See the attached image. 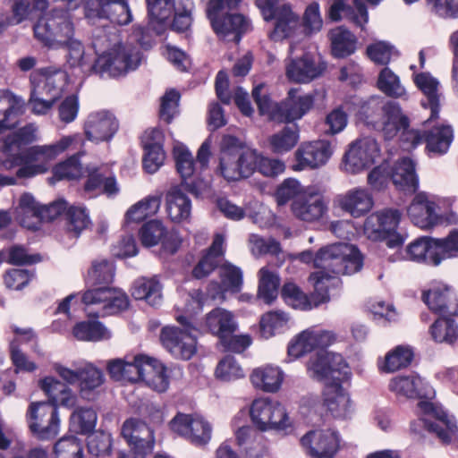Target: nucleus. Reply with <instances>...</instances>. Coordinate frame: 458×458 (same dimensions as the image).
<instances>
[{
  "label": "nucleus",
  "instance_id": "f257e3e1",
  "mask_svg": "<svg viewBox=\"0 0 458 458\" xmlns=\"http://www.w3.org/2000/svg\"><path fill=\"white\" fill-rule=\"evenodd\" d=\"M389 389L397 396L421 399L418 403L420 419L411 423V430L421 434V428L435 433L444 444L457 439L458 427L453 416L428 399L435 395L434 390L417 375L397 376L389 382Z\"/></svg>",
  "mask_w": 458,
  "mask_h": 458
},
{
  "label": "nucleus",
  "instance_id": "f03ea898",
  "mask_svg": "<svg viewBox=\"0 0 458 458\" xmlns=\"http://www.w3.org/2000/svg\"><path fill=\"white\" fill-rule=\"evenodd\" d=\"M35 38L50 49L66 48V64L82 74L95 72L94 64L85 55L81 42L75 38L72 15L64 7L43 13L33 25Z\"/></svg>",
  "mask_w": 458,
  "mask_h": 458
},
{
  "label": "nucleus",
  "instance_id": "7ed1b4c3",
  "mask_svg": "<svg viewBox=\"0 0 458 458\" xmlns=\"http://www.w3.org/2000/svg\"><path fill=\"white\" fill-rule=\"evenodd\" d=\"M92 47L98 58L95 72L100 76L118 77L138 68L140 51L131 45L123 44L115 29L98 28L92 34Z\"/></svg>",
  "mask_w": 458,
  "mask_h": 458
},
{
  "label": "nucleus",
  "instance_id": "20e7f679",
  "mask_svg": "<svg viewBox=\"0 0 458 458\" xmlns=\"http://www.w3.org/2000/svg\"><path fill=\"white\" fill-rule=\"evenodd\" d=\"M78 140L77 135L62 137L58 141L48 145H35L21 153L11 155L2 161L4 170H16L20 179L34 177L48 171L51 162L67 150Z\"/></svg>",
  "mask_w": 458,
  "mask_h": 458
},
{
  "label": "nucleus",
  "instance_id": "39448f33",
  "mask_svg": "<svg viewBox=\"0 0 458 458\" xmlns=\"http://www.w3.org/2000/svg\"><path fill=\"white\" fill-rule=\"evenodd\" d=\"M300 259L304 263L311 260L314 266L326 274L338 276L339 275H352L362 267V257L359 250L353 245L336 243L320 249L313 259L312 253L304 251L300 254Z\"/></svg>",
  "mask_w": 458,
  "mask_h": 458
},
{
  "label": "nucleus",
  "instance_id": "423d86ee",
  "mask_svg": "<svg viewBox=\"0 0 458 458\" xmlns=\"http://www.w3.org/2000/svg\"><path fill=\"white\" fill-rule=\"evenodd\" d=\"M309 279L314 287L310 298L293 283H287L283 286L282 296L294 309L310 310L329 301V291L340 287L342 284L339 276L326 274L324 271L312 273Z\"/></svg>",
  "mask_w": 458,
  "mask_h": 458
},
{
  "label": "nucleus",
  "instance_id": "0eeeda50",
  "mask_svg": "<svg viewBox=\"0 0 458 458\" xmlns=\"http://www.w3.org/2000/svg\"><path fill=\"white\" fill-rule=\"evenodd\" d=\"M266 21H273L268 38L280 42L293 37L300 29V17L285 0H256Z\"/></svg>",
  "mask_w": 458,
  "mask_h": 458
},
{
  "label": "nucleus",
  "instance_id": "6e6552de",
  "mask_svg": "<svg viewBox=\"0 0 458 458\" xmlns=\"http://www.w3.org/2000/svg\"><path fill=\"white\" fill-rule=\"evenodd\" d=\"M241 0H208L207 13L215 32L221 38L233 35V40L238 43L241 36L249 27L245 17L240 13L221 15L225 8L237 7Z\"/></svg>",
  "mask_w": 458,
  "mask_h": 458
},
{
  "label": "nucleus",
  "instance_id": "1a4fd4ad",
  "mask_svg": "<svg viewBox=\"0 0 458 458\" xmlns=\"http://www.w3.org/2000/svg\"><path fill=\"white\" fill-rule=\"evenodd\" d=\"M309 376L326 386L337 381H349L352 371L339 353L320 350L310 356L307 363Z\"/></svg>",
  "mask_w": 458,
  "mask_h": 458
},
{
  "label": "nucleus",
  "instance_id": "9d476101",
  "mask_svg": "<svg viewBox=\"0 0 458 458\" xmlns=\"http://www.w3.org/2000/svg\"><path fill=\"white\" fill-rule=\"evenodd\" d=\"M55 370L66 383L70 385L77 383L80 396L88 401L97 397L99 388L105 383L103 371L92 363H85L75 369L56 364Z\"/></svg>",
  "mask_w": 458,
  "mask_h": 458
},
{
  "label": "nucleus",
  "instance_id": "9b49d317",
  "mask_svg": "<svg viewBox=\"0 0 458 458\" xmlns=\"http://www.w3.org/2000/svg\"><path fill=\"white\" fill-rule=\"evenodd\" d=\"M401 218L397 209H384L371 214L364 223V233L371 241H386V245L394 248L403 243V238L396 233Z\"/></svg>",
  "mask_w": 458,
  "mask_h": 458
},
{
  "label": "nucleus",
  "instance_id": "f8f14e48",
  "mask_svg": "<svg viewBox=\"0 0 458 458\" xmlns=\"http://www.w3.org/2000/svg\"><path fill=\"white\" fill-rule=\"evenodd\" d=\"M177 321L184 326V329L165 327L160 339L165 348L175 358L190 360L196 352L195 330L190 319L185 316H178Z\"/></svg>",
  "mask_w": 458,
  "mask_h": 458
},
{
  "label": "nucleus",
  "instance_id": "ddd939ff",
  "mask_svg": "<svg viewBox=\"0 0 458 458\" xmlns=\"http://www.w3.org/2000/svg\"><path fill=\"white\" fill-rule=\"evenodd\" d=\"M250 418L260 431L284 429L291 426L285 408L277 401L269 398H259L252 402Z\"/></svg>",
  "mask_w": 458,
  "mask_h": 458
},
{
  "label": "nucleus",
  "instance_id": "4468645a",
  "mask_svg": "<svg viewBox=\"0 0 458 458\" xmlns=\"http://www.w3.org/2000/svg\"><path fill=\"white\" fill-rule=\"evenodd\" d=\"M169 427L195 446H205L211 440L212 425L199 414L178 412L169 422Z\"/></svg>",
  "mask_w": 458,
  "mask_h": 458
},
{
  "label": "nucleus",
  "instance_id": "2eb2a0df",
  "mask_svg": "<svg viewBox=\"0 0 458 458\" xmlns=\"http://www.w3.org/2000/svg\"><path fill=\"white\" fill-rule=\"evenodd\" d=\"M437 205L428 199L425 192L417 193L407 208V215L411 222L420 228L430 229L437 225H455L458 216L454 212L446 215H438Z\"/></svg>",
  "mask_w": 458,
  "mask_h": 458
},
{
  "label": "nucleus",
  "instance_id": "dca6fc26",
  "mask_svg": "<svg viewBox=\"0 0 458 458\" xmlns=\"http://www.w3.org/2000/svg\"><path fill=\"white\" fill-rule=\"evenodd\" d=\"M122 435L131 448V454L120 453L118 458H146L155 445L154 430L137 419L127 420L122 428Z\"/></svg>",
  "mask_w": 458,
  "mask_h": 458
},
{
  "label": "nucleus",
  "instance_id": "f3484780",
  "mask_svg": "<svg viewBox=\"0 0 458 458\" xmlns=\"http://www.w3.org/2000/svg\"><path fill=\"white\" fill-rule=\"evenodd\" d=\"M335 144L327 140L303 142L294 153V171L317 169L325 165L335 151Z\"/></svg>",
  "mask_w": 458,
  "mask_h": 458
},
{
  "label": "nucleus",
  "instance_id": "a211bd4d",
  "mask_svg": "<svg viewBox=\"0 0 458 458\" xmlns=\"http://www.w3.org/2000/svg\"><path fill=\"white\" fill-rule=\"evenodd\" d=\"M379 152L378 144L374 138L356 140L349 145L344 156V170L350 174H358L367 169L375 163Z\"/></svg>",
  "mask_w": 458,
  "mask_h": 458
},
{
  "label": "nucleus",
  "instance_id": "6ab92c4d",
  "mask_svg": "<svg viewBox=\"0 0 458 458\" xmlns=\"http://www.w3.org/2000/svg\"><path fill=\"white\" fill-rule=\"evenodd\" d=\"M295 45L289 47V56L285 59L286 77L294 82L308 83L319 77L326 70L324 63L318 61L311 54L304 53L301 57L293 56Z\"/></svg>",
  "mask_w": 458,
  "mask_h": 458
},
{
  "label": "nucleus",
  "instance_id": "aec40b11",
  "mask_svg": "<svg viewBox=\"0 0 458 458\" xmlns=\"http://www.w3.org/2000/svg\"><path fill=\"white\" fill-rule=\"evenodd\" d=\"M85 17L89 21L107 19L118 25H127L132 15L125 0H87L84 5Z\"/></svg>",
  "mask_w": 458,
  "mask_h": 458
},
{
  "label": "nucleus",
  "instance_id": "412c9836",
  "mask_svg": "<svg viewBox=\"0 0 458 458\" xmlns=\"http://www.w3.org/2000/svg\"><path fill=\"white\" fill-rule=\"evenodd\" d=\"M139 238L144 247L150 248L162 243L163 248L174 254L180 246V240L174 233H169L164 223L153 219L143 224L139 230Z\"/></svg>",
  "mask_w": 458,
  "mask_h": 458
},
{
  "label": "nucleus",
  "instance_id": "4be33fe9",
  "mask_svg": "<svg viewBox=\"0 0 458 458\" xmlns=\"http://www.w3.org/2000/svg\"><path fill=\"white\" fill-rule=\"evenodd\" d=\"M294 217L304 222H315L327 212V203L322 195L308 188L302 196L291 203Z\"/></svg>",
  "mask_w": 458,
  "mask_h": 458
},
{
  "label": "nucleus",
  "instance_id": "5701e85b",
  "mask_svg": "<svg viewBox=\"0 0 458 458\" xmlns=\"http://www.w3.org/2000/svg\"><path fill=\"white\" fill-rule=\"evenodd\" d=\"M29 415L34 420L30 428L38 432L42 438H48L57 435L59 430V418L56 405L47 403H32L30 406Z\"/></svg>",
  "mask_w": 458,
  "mask_h": 458
},
{
  "label": "nucleus",
  "instance_id": "b1692460",
  "mask_svg": "<svg viewBox=\"0 0 458 458\" xmlns=\"http://www.w3.org/2000/svg\"><path fill=\"white\" fill-rule=\"evenodd\" d=\"M301 441L312 458H333L339 447L338 435L330 429L310 431Z\"/></svg>",
  "mask_w": 458,
  "mask_h": 458
},
{
  "label": "nucleus",
  "instance_id": "393cba45",
  "mask_svg": "<svg viewBox=\"0 0 458 458\" xmlns=\"http://www.w3.org/2000/svg\"><path fill=\"white\" fill-rule=\"evenodd\" d=\"M221 282L212 281L208 284L207 293L212 300H225V293H237L241 291L243 279L242 270L229 263L219 267Z\"/></svg>",
  "mask_w": 458,
  "mask_h": 458
},
{
  "label": "nucleus",
  "instance_id": "a878e982",
  "mask_svg": "<svg viewBox=\"0 0 458 458\" xmlns=\"http://www.w3.org/2000/svg\"><path fill=\"white\" fill-rule=\"evenodd\" d=\"M118 129V122L113 114L98 111L89 114L84 131L86 137L95 142L109 140Z\"/></svg>",
  "mask_w": 458,
  "mask_h": 458
},
{
  "label": "nucleus",
  "instance_id": "bb28decb",
  "mask_svg": "<svg viewBox=\"0 0 458 458\" xmlns=\"http://www.w3.org/2000/svg\"><path fill=\"white\" fill-rule=\"evenodd\" d=\"M342 381L327 384L323 392V403L330 414L337 419H346L353 411L348 392L341 386Z\"/></svg>",
  "mask_w": 458,
  "mask_h": 458
},
{
  "label": "nucleus",
  "instance_id": "cd10ccee",
  "mask_svg": "<svg viewBox=\"0 0 458 458\" xmlns=\"http://www.w3.org/2000/svg\"><path fill=\"white\" fill-rule=\"evenodd\" d=\"M403 135L405 140H411L412 147L421 143L425 138L428 149L438 154L446 152L453 140V131L450 126L434 127L425 135H421L417 131H403Z\"/></svg>",
  "mask_w": 458,
  "mask_h": 458
},
{
  "label": "nucleus",
  "instance_id": "c85d7f7f",
  "mask_svg": "<svg viewBox=\"0 0 458 458\" xmlns=\"http://www.w3.org/2000/svg\"><path fill=\"white\" fill-rule=\"evenodd\" d=\"M338 203L343 210L357 218L371 210L374 200L369 190L356 187L341 195L338 198Z\"/></svg>",
  "mask_w": 458,
  "mask_h": 458
},
{
  "label": "nucleus",
  "instance_id": "c756f323",
  "mask_svg": "<svg viewBox=\"0 0 458 458\" xmlns=\"http://www.w3.org/2000/svg\"><path fill=\"white\" fill-rule=\"evenodd\" d=\"M313 104L312 95H300L298 89H291L285 100L281 103V119L279 121L299 120L312 107Z\"/></svg>",
  "mask_w": 458,
  "mask_h": 458
},
{
  "label": "nucleus",
  "instance_id": "7c9ffc66",
  "mask_svg": "<svg viewBox=\"0 0 458 458\" xmlns=\"http://www.w3.org/2000/svg\"><path fill=\"white\" fill-rule=\"evenodd\" d=\"M423 300L428 308L442 316L454 315L458 311V302L446 286H437L423 294Z\"/></svg>",
  "mask_w": 458,
  "mask_h": 458
},
{
  "label": "nucleus",
  "instance_id": "2f4dec72",
  "mask_svg": "<svg viewBox=\"0 0 458 458\" xmlns=\"http://www.w3.org/2000/svg\"><path fill=\"white\" fill-rule=\"evenodd\" d=\"M165 209L173 222L187 221L191 213V201L180 187L174 186L166 192Z\"/></svg>",
  "mask_w": 458,
  "mask_h": 458
},
{
  "label": "nucleus",
  "instance_id": "473e14b6",
  "mask_svg": "<svg viewBox=\"0 0 458 458\" xmlns=\"http://www.w3.org/2000/svg\"><path fill=\"white\" fill-rule=\"evenodd\" d=\"M390 177L399 191L411 194L418 188L419 182L415 174V165L408 157H403L394 164Z\"/></svg>",
  "mask_w": 458,
  "mask_h": 458
},
{
  "label": "nucleus",
  "instance_id": "72a5a7b5",
  "mask_svg": "<svg viewBox=\"0 0 458 458\" xmlns=\"http://www.w3.org/2000/svg\"><path fill=\"white\" fill-rule=\"evenodd\" d=\"M24 101L8 89H0V131L11 129L22 113Z\"/></svg>",
  "mask_w": 458,
  "mask_h": 458
},
{
  "label": "nucleus",
  "instance_id": "f704fd0d",
  "mask_svg": "<svg viewBox=\"0 0 458 458\" xmlns=\"http://www.w3.org/2000/svg\"><path fill=\"white\" fill-rule=\"evenodd\" d=\"M41 205L30 193H23L16 208V220L30 230H38L42 223Z\"/></svg>",
  "mask_w": 458,
  "mask_h": 458
},
{
  "label": "nucleus",
  "instance_id": "c9c22d12",
  "mask_svg": "<svg viewBox=\"0 0 458 458\" xmlns=\"http://www.w3.org/2000/svg\"><path fill=\"white\" fill-rule=\"evenodd\" d=\"M225 237L216 234L213 242L207 253L199 259L192 270V276L196 279H202L209 276L217 267L224 255Z\"/></svg>",
  "mask_w": 458,
  "mask_h": 458
},
{
  "label": "nucleus",
  "instance_id": "e433bc0d",
  "mask_svg": "<svg viewBox=\"0 0 458 458\" xmlns=\"http://www.w3.org/2000/svg\"><path fill=\"white\" fill-rule=\"evenodd\" d=\"M250 377L255 388L267 393H276L281 387L284 373L278 367L267 365L255 369Z\"/></svg>",
  "mask_w": 458,
  "mask_h": 458
},
{
  "label": "nucleus",
  "instance_id": "4c0bfd02",
  "mask_svg": "<svg viewBox=\"0 0 458 458\" xmlns=\"http://www.w3.org/2000/svg\"><path fill=\"white\" fill-rule=\"evenodd\" d=\"M437 244L435 239L422 237L411 242L406 249V258L418 262L437 266L440 258L437 251Z\"/></svg>",
  "mask_w": 458,
  "mask_h": 458
},
{
  "label": "nucleus",
  "instance_id": "58836bf2",
  "mask_svg": "<svg viewBox=\"0 0 458 458\" xmlns=\"http://www.w3.org/2000/svg\"><path fill=\"white\" fill-rule=\"evenodd\" d=\"M383 119L380 129L386 140L393 139L397 132L408 127V119L402 112L396 102L389 101L383 107Z\"/></svg>",
  "mask_w": 458,
  "mask_h": 458
},
{
  "label": "nucleus",
  "instance_id": "ea45409f",
  "mask_svg": "<svg viewBox=\"0 0 458 458\" xmlns=\"http://www.w3.org/2000/svg\"><path fill=\"white\" fill-rule=\"evenodd\" d=\"M42 390L48 395L54 405L73 407L76 403V395L72 389L61 381L47 377L40 382Z\"/></svg>",
  "mask_w": 458,
  "mask_h": 458
},
{
  "label": "nucleus",
  "instance_id": "a19ab883",
  "mask_svg": "<svg viewBox=\"0 0 458 458\" xmlns=\"http://www.w3.org/2000/svg\"><path fill=\"white\" fill-rule=\"evenodd\" d=\"M206 326L219 339H226V336L234 333L237 327L233 314L221 308H216L207 315Z\"/></svg>",
  "mask_w": 458,
  "mask_h": 458
},
{
  "label": "nucleus",
  "instance_id": "79ce46f5",
  "mask_svg": "<svg viewBox=\"0 0 458 458\" xmlns=\"http://www.w3.org/2000/svg\"><path fill=\"white\" fill-rule=\"evenodd\" d=\"M300 140L296 126H284L267 138V148L276 155H284L295 148Z\"/></svg>",
  "mask_w": 458,
  "mask_h": 458
},
{
  "label": "nucleus",
  "instance_id": "37998d69",
  "mask_svg": "<svg viewBox=\"0 0 458 458\" xmlns=\"http://www.w3.org/2000/svg\"><path fill=\"white\" fill-rule=\"evenodd\" d=\"M343 16L361 29L369 21L368 11L364 4L356 3L355 9H352L341 1H335L328 9L329 19L338 21Z\"/></svg>",
  "mask_w": 458,
  "mask_h": 458
},
{
  "label": "nucleus",
  "instance_id": "c03bdc74",
  "mask_svg": "<svg viewBox=\"0 0 458 458\" xmlns=\"http://www.w3.org/2000/svg\"><path fill=\"white\" fill-rule=\"evenodd\" d=\"M65 81V73L57 71L53 74L44 77L38 83H35L34 81L31 80V91L35 92L37 96L40 95L55 102L62 96Z\"/></svg>",
  "mask_w": 458,
  "mask_h": 458
},
{
  "label": "nucleus",
  "instance_id": "a18cd8bd",
  "mask_svg": "<svg viewBox=\"0 0 458 458\" xmlns=\"http://www.w3.org/2000/svg\"><path fill=\"white\" fill-rule=\"evenodd\" d=\"M414 82L427 98V102H423L422 105L425 107L430 108V118H437L439 111V83L437 80L432 77L429 73L421 72L415 76Z\"/></svg>",
  "mask_w": 458,
  "mask_h": 458
},
{
  "label": "nucleus",
  "instance_id": "49530a36",
  "mask_svg": "<svg viewBox=\"0 0 458 458\" xmlns=\"http://www.w3.org/2000/svg\"><path fill=\"white\" fill-rule=\"evenodd\" d=\"M332 53L336 57H345L356 49L357 39L355 36L343 26L336 27L329 31Z\"/></svg>",
  "mask_w": 458,
  "mask_h": 458
},
{
  "label": "nucleus",
  "instance_id": "de8ad7c7",
  "mask_svg": "<svg viewBox=\"0 0 458 458\" xmlns=\"http://www.w3.org/2000/svg\"><path fill=\"white\" fill-rule=\"evenodd\" d=\"M37 131L38 128L34 124H28L16 133L0 139V151L8 154V157L14 155L13 153L20 150L21 145L29 144L38 139Z\"/></svg>",
  "mask_w": 458,
  "mask_h": 458
},
{
  "label": "nucleus",
  "instance_id": "09e8293b",
  "mask_svg": "<svg viewBox=\"0 0 458 458\" xmlns=\"http://www.w3.org/2000/svg\"><path fill=\"white\" fill-rule=\"evenodd\" d=\"M131 294L137 300H145L151 306H157L162 301L161 285L157 277L137 280Z\"/></svg>",
  "mask_w": 458,
  "mask_h": 458
},
{
  "label": "nucleus",
  "instance_id": "8fccbe9b",
  "mask_svg": "<svg viewBox=\"0 0 458 458\" xmlns=\"http://www.w3.org/2000/svg\"><path fill=\"white\" fill-rule=\"evenodd\" d=\"M13 20L16 24L30 20L36 13H44L49 6L48 0H11Z\"/></svg>",
  "mask_w": 458,
  "mask_h": 458
},
{
  "label": "nucleus",
  "instance_id": "3c124183",
  "mask_svg": "<svg viewBox=\"0 0 458 458\" xmlns=\"http://www.w3.org/2000/svg\"><path fill=\"white\" fill-rule=\"evenodd\" d=\"M162 194L150 195L140 200L126 213V218L131 222H140L148 216L156 215L161 205Z\"/></svg>",
  "mask_w": 458,
  "mask_h": 458
},
{
  "label": "nucleus",
  "instance_id": "603ef678",
  "mask_svg": "<svg viewBox=\"0 0 458 458\" xmlns=\"http://www.w3.org/2000/svg\"><path fill=\"white\" fill-rule=\"evenodd\" d=\"M259 277L258 296L269 304L277 297L280 284L279 277L265 267L259 269Z\"/></svg>",
  "mask_w": 458,
  "mask_h": 458
},
{
  "label": "nucleus",
  "instance_id": "864d4df0",
  "mask_svg": "<svg viewBox=\"0 0 458 458\" xmlns=\"http://www.w3.org/2000/svg\"><path fill=\"white\" fill-rule=\"evenodd\" d=\"M72 333L74 337L81 341H100L111 336L107 328L98 321L78 323L73 327Z\"/></svg>",
  "mask_w": 458,
  "mask_h": 458
},
{
  "label": "nucleus",
  "instance_id": "5fc2aeb1",
  "mask_svg": "<svg viewBox=\"0 0 458 458\" xmlns=\"http://www.w3.org/2000/svg\"><path fill=\"white\" fill-rule=\"evenodd\" d=\"M114 267L113 262L101 259L92 262L91 268L88 272L87 282L92 286L107 284L113 281Z\"/></svg>",
  "mask_w": 458,
  "mask_h": 458
},
{
  "label": "nucleus",
  "instance_id": "6e6d98bb",
  "mask_svg": "<svg viewBox=\"0 0 458 458\" xmlns=\"http://www.w3.org/2000/svg\"><path fill=\"white\" fill-rule=\"evenodd\" d=\"M308 188L301 184V182L293 178L284 180L278 185L275 192V199L278 206L282 207L286 205L290 200L295 201L301 198Z\"/></svg>",
  "mask_w": 458,
  "mask_h": 458
},
{
  "label": "nucleus",
  "instance_id": "4d7b16f0",
  "mask_svg": "<svg viewBox=\"0 0 458 458\" xmlns=\"http://www.w3.org/2000/svg\"><path fill=\"white\" fill-rule=\"evenodd\" d=\"M265 85L260 83L252 90V97L259 107V113L267 115L270 120L281 119V104L271 100L267 94L264 92Z\"/></svg>",
  "mask_w": 458,
  "mask_h": 458
},
{
  "label": "nucleus",
  "instance_id": "13d9d810",
  "mask_svg": "<svg viewBox=\"0 0 458 458\" xmlns=\"http://www.w3.org/2000/svg\"><path fill=\"white\" fill-rule=\"evenodd\" d=\"M377 84V88L389 97L401 98L405 94V89L401 84L399 76L388 67L380 71Z\"/></svg>",
  "mask_w": 458,
  "mask_h": 458
},
{
  "label": "nucleus",
  "instance_id": "bf43d9fd",
  "mask_svg": "<svg viewBox=\"0 0 458 458\" xmlns=\"http://www.w3.org/2000/svg\"><path fill=\"white\" fill-rule=\"evenodd\" d=\"M316 339L315 329L310 328L302 331L290 343L288 355L297 359L306 352H311L314 348H318Z\"/></svg>",
  "mask_w": 458,
  "mask_h": 458
},
{
  "label": "nucleus",
  "instance_id": "052dcab7",
  "mask_svg": "<svg viewBox=\"0 0 458 458\" xmlns=\"http://www.w3.org/2000/svg\"><path fill=\"white\" fill-rule=\"evenodd\" d=\"M430 334L437 343L453 344L458 337L457 326L453 319L442 318L431 326Z\"/></svg>",
  "mask_w": 458,
  "mask_h": 458
},
{
  "label": "nucleus",
  "instance_id": "680f3d73",
  "mask_svg": "<svg viewBox=\"0 0 458 458\" xmlns=\"http://www.w3.org/2000/svg\"><path fill=\"white\" fill-rule=\"evenodd\" d=\"M97 423V413L90 408H79L71 415V425L81 434L91 433Z\"/></svg>",
  "mask_w": 458,
  "mask_h": 458
},
{
  "label": "nucleus",
  "instance_id": "e2e57ef3",
  "mask_svg": "<svg viewBox=\"0 0 458 458\" xmlns=\"http://www.w3.org/2000/svg\"><path fill=\"white\" fill-rule=\"evenodd\" d=\"M151 371L145 372L142 381L158 393L165 392L169 386L165 368L163 364L153 358H151Z\"/></svg>",
  "mask_w": 458,
  "mask_h": 458
},
{
  "label": "nucleus",
  "instance_id": "0e129e2a",
  "mask_svg": "<svg viewBox=\"0 0 458 458\" xmlns=\"http://www.w3.org/2000/svg\"><path fill=\"white\" fill-rule=\"evenodd\" d=\"M348 123V114L344 106L332 109L325 117L324 133L327 136H334L342 132Z\"/></svg>",
  "mask_w": 458,
  "mask_h": 458
},
{
  "label": "nucleus",
  "instance_id": "69168bd1",
  "mask_svg": "<svg viewBox=\"0 0 458 458\" xmlns=\"http://www.w3.org/2000/svg\"><path fill=\"white\" fill-rule=\"evenodd\" d=\"M413 357L409 347L397 346L394 350L386 354L382 369L386 372H394L408 366Z\"/></svg>",
  "mask_w": 458,
  "mask_h": 458
},
{
  "label": "nucleus",
  "instance_id": "338daca9",
  "mask_svg": "<svg viewBox=\"0 0 458 458\" xmlns=\"http://www.w3.org/2000/svg\"><path fill=\"white\" fill-rule=\"evenodd\" d=\"M65 216L67 230L75 237L90 224L89 217L82 207L71 206L67 208Z\"/></svg>",
  "mask_w": 458,
  "mask_h": 458
},
{
  "label": "nucleus",
  "instance_id": "774afa93",
  "mask_svg": "<svg viewBox=\"0 0 458 458\" xmlns=\"http://www.w3.org/2000/svg\"><path fill=\"white\" fill-rule=\"evenodd\" d=\"M82 443L75 437L61 438L55 445L56 458H81Z\"/></svg>",
  "mask_w": 458,
  "mask_h": 458
}]
</instances>
